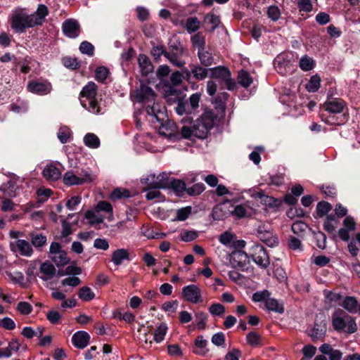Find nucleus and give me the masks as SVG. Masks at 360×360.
Returning <instances> with one entry per match:
<instances>
[{
  "label": "nucleus",
  "mask_w": 360,
  "mask_h": 360,
  "mask_svg": "<svg viewBox=\"0 0 360 360\" xmlns=\"http://www.w3.org/2000/svg\"><path fill=\"white\" fill-rule=\"evenodd\" d=\"M48 15V8L44 4H39L32 14H28L24 9L15 10L11 15V27L16 32L22 33L27 28L41 25Z\"/></svg>",
  "instance_id": "obj_1"
},
{
  "label": "nucleus",
  "mask_w": 360,
  "mask_h": 360,
  "mask_svg": "<svg viewBox=\"0 0 360 360\" xmlns=\"http://www.w3.org/2000/svg\"><path fill=\"white\" fill-rule=\"evenodd\" d=\"M215 116L211 110H206L198 118L192 128L184 126L181 129V136L184 139L195 136L198 139L207 138L210 129L214 127Z\"/></svg>",
  "instance_id": "obj_2"
},
{
  "label": "nucleus",
  "mask_w": 360,
  "mask_h": 360,
  "mask_svg": "<svg viewBox=\"0 0 360 360\" xmlns=\"http://www.w3.org/2000/svg\"><path fill=\"white\" fill-rule=\"evenodd\" d=\"M98 88L93 82L85 85L79 94L80 103L84 108L94 114H99L101 109L96 98Z\"/></svg>",
  "instance_id": "obj_3"
},
{
  "label": "nucleus",
  "mask_w": 360,
  "mask_h": 360,
  "mask_svg": "<svg viewBox=\"0 0 360 360\" xmlns=\"http://www.w3.org/2000/svg\"><path fill=\"white\" fill-rule=\"evenodd\" d=\"M332 326L338 332L354 333L357 330L355 320L341 309L336 310L332 314Z\"/></svg>",
  "instance_id": "obj_4"
},
{
  "label": "nucleus",
  "mask_w": 360,
  "mask_h": 360,
  "mask_svg": "<svg viewBox=\"0 0 360 360\" xmlns=\"http://www.w3.org/2000/svg\"><path fill=\"white\" fill-rule=\"evenodd\" d=\"M169 51L165 53V58L174 66L183 68L186 65V61L182 57L186 54V51L181 43L179 41L170 42L169 44Z\"/></svg>",
  "instance_id": "obj_5"
},
{
  "label": "nucleus",
  "mask_w": 360,
  "mask_h": 360,
  "mask_svg": "<svg viewBox=\"0 0 360 360\" xmlns=\"http://www.w3.org/2000/svg\"><path fill=\"white\" fill-rule=\"evenodd\" d=\"M200 101V94H193L188 101L179 100L175 110L179 115H191L199 107Z\"/></svg>",
  "instance_id": "obj_6"
},
{
  "label": "nucleus",
  "mask_w": 360,
  "mask_h": 360,
  "mask_svg": "<svg viewBox=\"0 0 360 360\" xmlns=\"http://www.w3.org/2000/svg\"><path fill=\"white\" fill-rule=\"evenodd\" d=\"M257 236L269 247H274L278 243V238L270 225L259 224L257 228Z\"/></svg>",
  "instance_id": "obj_7"
},
{
  "label": "nucleus",
  "mask_w": 360,
  "mask_h": 360,
  "mask_svg": "<svg viewBox=\"0 0 360 360\" xmlns=\"http://www.w3.org/2000/svg\"><path fill=\"white\" fill-rule=\"evenodd\" d=\"M211 77L212 78L221 79L226 84L229 90H233L236 86V84L231 77L230 70L224 66H217L213 68H210Z\"/></svg>",
  "instance_id": "obj_8"
},
{
  "label": "nucleus",
  "mask_w": 360,
  "mask_h": 360,
  "mask_svg": "<svg viewBox=\"0 0 360 360\" xmlns=\"http://www.w3.org/2000/svg\"><path fill=\"white\" fill-rule=\"evenodd\" d=\"M251 257L260 267L266 269L270 264L269 256L263 246L255 245L251 248Z\"/></svg>",
  "instance_id": "obj_9"
},
{
  "label": "nucleus",
  "mask_w": 360,
  "mask_h": 360,
  "mask_svg": "<svg viewBox=\"0 0 360 360\" xmlns=\"http://www.w3.org/2000/svg\"><path fill=\"white\" fill-rule=\"evenodd\" d=\"M9 246L13 252H18L23 257H30L34 252L32 245L26 240L18 239L11 242Z\"/></svg>",
  "instance_id": "obj_10"
},
{
  "label": "nucleus",
  "mask_w": 360,
  "mask_h": 360,
  "mask_svg": "<svg viewBox=\"0 0 360 360\" xmlns=\"http://www.w3.org/2000/svg\"><path fill=\"white\" fill-rule=\"evenodd\" d=\"M158 131L160 135L171 140L182 138L181 133L178 132L176 124L171 120H167L165 123H162L160 126Z\"/></svg>",
  "instance_id": "obj_11"
},
{
  "label": "nucleus",
  "mask_w": 360,
  "mask_h": 360,
  "mask_svg": "<svg viewBox=\"0 0 360 360\" xmlns=\"http://www.w3.org/2000/svg\"><path fill=\"white\" fill-rule=\"evenodd\" d=\"M230 262L233 267L245 269L250 263L248 255L242 250H236L230 255Z\"/></svg>",
  "instance_id": "obj_12"
},
{
  "label": "nucleus",
  "mask_w": 360,
  "mask_h": 360,
  "mask_svg": "<svg viewBox=\"0 0 360 360\" xmlns=\"http://www.w3.org/2000/svg\"><path fill=\"white\" fill-rule=\"evenodd\" d=\"M182 295L184 298L191 303H198L201 300V290L196 285H189L182 289Z\"/></svg>",
  "instance_id": "obj_13"
},
{
  "label": "nucleus",
  "mask_w": 360,
  "mask_h": 360,
  "mask_svg": "<svg viewBox=\"0 0 360 360\" xmlns=\"http://www.w3.org/2000/svg\"><path fill=\"white\" fill-rule=\"evenodd\" d=\"M27 89L30 92L40 95H45L51 92V84L48 82L30 81L27 84Z\"/></svg>",
  "instance_id": "obj_14"
},
{
  "label": "nucleus",
  "mask_w": 360,
  "mask_h": 360,
  "mask_svg": "<svg viewBox=\"0 0 360 360\" xmlns=\"http://www.w3.org/2000/svg\"><path fill=\"white\" fill-rule=\"evenodd\" d=\"M64 34L69 38H76L80 32V25L79 22L74 19H68L65 20L62 25Z\"/></svg>",
  "instance_id": "obj_15"
},
{
  "label": "nucleus",
  "mask_w": 360,
  "mask_h": 360,
  "mask_svg": "<svg viewBox=\"0 0 360 360\" xmlns=\"http://www.w3.org/2000/svg\"><path fill=\"white\" fill-rule=\"evenodd\" d=\"M135 96L138 102H144L147 104L154 101L155 93L151 88L142 84L136 90Z\"/></svg>",
  "instance_id": "obj_16"
},
{
  "label": "nucleus",
  "mask_w": 360,
  "mask_h": 360,
  "mask_svg": "<svg viewBox=\"0 0 360 360\" xmlns=\"http://www.w3.org/2000/svg\"><path fill=\"white\" fill-rule=\"evenodd\" d=\"M146 180L148 181V186L155 188H164L169 185L168 175L165 172L160 173L158 176L151 174Z\"/></svg>",
  "instance_id": "obj_17"
},
{
  "label": "nucleus",
  "mask_w": 360,
  "mask_h": 360,
  "mask_svg": "<svg viewBox=\"0 0 360 360\" xmlns=\"http://www.w3.org/2000/svg\"><path fill=\"white\" fill-rule=\"evenodd\" d=\"M56 272L55 266L50 262L46 261L41 264L37 276L43 281H48L55 276Z\"/></svg>",
  "instance_id": "obj_18"
},
{
  "label": "nucleus",
  "mask_w": 360,
  "mask_h": 360,
  "mask_svg": "<svg viewBox=\"0 0 360 360\" xmlns=\"http://www.w3.org/2000/svg\"><path fill=\"white\" fill-rule=\"evenodd\" d=\"M346 107V103L341 98L327 101L322 105V108L330 113H340Z\"/></svg>",
  "instance_id": "obj_19"
},
{
  "label": "nucleus",
  "mask_w": 360,
  "mask_h": 360,
  "mask_svg": "<svg viewBox=\"0 0 360 360\" xmlns=\"http://www.w3.org/2000/svg\"><path fill=\"white\" fill-rule=\"evenodd\" d=\"M90 336L88 333L85 331H78L75 333L72 338L73 345L79 349H84L86 347L89 342Z\"/></svg>",
  "instance_id": "obj_20"
},
{
  "label": "nucleus",
  "mask_w": 360,
  "mask_h": 360,
  "mask_svg": "<svg viewBox=\"0 0 360 360\" xmlns=\"http://www.w3.org/2000/svg\"><path fill=\"white\" fill-rule=\"evenodd\" d=\"M42 174L44 177L49 181H56L61 176V172L53 164L46 165L44 167Z\"/></svg>",
  "instance_id": "obj_21"
},
{
  "label": "nucleus",
  "mask_w": 360,
  "mask_h": 360,
  "mask_svg": "<svg viewBox=\"0 0 360 360\" xmlns=\"http://www.w3.org/2000/svg\"><path fill=\"white\" fill-rule=\"evenodd\" d=\"M129 250L124 248H120L112 252L111 255V261L116 266H120L124 260H129Z\"/></svg>",
  "instance_id": "obj_22"
},
{
  "label": "nucleus",
  "mask_w": 360,
  "mask_h": 360,
  "mask_svg": "<svg viewBox=\"0 0 360 360\" xmlns=\"http://www.w3.org/2000/svg\"><path fill=\"white\" fill-rule=\"evenodd\" d=\"M138 63L140 68L141 74L144 76L148 75L153 70V66L148 58L144 54H140L138 57Z\"/></svg>",
  "instance_id": "obj_23"
},
{
  "label": "nucleus",
  "mask_w": 360,
  "mask_h": 360,
  "mask_svg": "<svg viewBox=\"0 0 360 360\" xmlns=\"http://www.w3.org/2000/svg\"><path fill=\"white\" fill-rule=\"evenodd\" d=\"M20 343L18 339H13L9 342L7 347L0 349V358L6 357L9 358L12 355V352H18L20 349Z\"/></svg>",
  "instance_id": "obj_24"
},
{
  "label": "nucleus",
  "mask_w": 360,
  "mask_h": 360,
  "mask_svg": "<svg viewBox=\"0 0 360 360\" xmlns=\"http://www.w3.org/2000/svg\"><path fill=\"white\" fill-rule=\"evenodd\" d=\"M195 349H193V352L200 356H205L209 349L207 348V341L204 339L202 335L198 336L195 340Z\"/></svg>",
  "instance_id": "obj_25"
},
{
  "label": "nucleus",
  "mask_w": 360,
  "mask_h": 360,
  "mask_svg": "<svg viewBox=\"0 0 360 360\" xmlns=\"http://www.w3.org/2000/svg\"><path fill=\"white\" fill-rule=\"evenodd\" d=\"M190 68H192V75L196 80L205 79L208 76V72H210V69L196 64L190 65Z\"/></svg>",
  "instance_id": "obj_26"
},
{
  "label": "nucleus",
  "mask_w": 360,
  "mask_h": 360,
  "mask_svg": "<svg viewBox=\"0 0 360 360\" xmlns=\"http://www.w3.org/2000/svg\"><path fill=\"white\" fill-rule=\"evenodd\" d=\"M30 240L31 245L36 248H41L46 244V236L42 233H30Z\"/></svg>",
  "instance_id": "obj_27"
},
{
  "label": "nucleus",
  "mask_w": 360,
  "mask_h": 360,
  "mask_svg": "<svg viewBox=\"0 0 360 360\" xmlns=\"http://www.w3.org/2000/svg\"><path fill=\"white\" fill-rule=\"evenodd\" d=\"M191 41L193 47L197 49L198 51L205 49V37L202 34V32H198L192 36L191 38Z\"/></svg>",
  "instance_id": "obj_28"
},
{
  "label": "nucleus",
  "mask_w": 360,
  "mask_h": 360,
  "mask_svg": "<svg viewBox=\"0 0 360 360\" xmlns=\"http://www.w3.org/2000/svg\"><path fill=\"white\" fill-rule=\"evenodd\" d=\"M229 98V94L226 92H223L219 94L214 98V104L215 105V108L222 113L225 112L226 108V101Z\"/></svg>",
  "instance_id": "obj_29"
},
{
  "label": "nucleus",
  "mask_w": 360,
  "mask_h": 360,
  "mask_svg": "<svg viewBox=\"0 0 360 360\" xmlns=\"http://www.w3.org/2000/svg\"><path fill=\"white\" fill-rule=\"evenodd\" d=\"M323 295L326 299V303L328 304L330 306L340 304L342 297L341 294L328 290L323 291Z\"/></svg>",
  "instance_id": "obj_30"
},
{
  "label": "nucleus",
  "mask_w": 360,
  "mask_h": 360,
  "mask_svg": "<svg viewBox=\"0 0 360 360\" xmlns=\"http://www.w3.org/2000/svg\"><path fill=\"white\" fill-rule=\"evenodd\" d=\"M237 79L238 84L245 88L249 87L253 82V79L250 73L244 70L238 72Z\"/></svg>",
  "instance_id": "obj_31"
},
{
  "label": "nucleus",
  "mask_w": 360,
  "mask_h": 360,
  "mask_svg": "<svg viewBox=\"0 0 360 360\" xmlns=\"http://www.w3.org/2000/svg\"><path fill=\"white\" fill-rule=\"evenodd\" d=\"M184 27L188 33H194L200 27V22L197 17H189L184 23Z\"/></svg>",
  "instance_id": "obj_32"
},
{
  "label": "nucleus",
  "mask_w": 360,
  "mask_h": 360,
  "mask_svg": "<svg viewBox=\"0 0 360 360\" xmlns=\"http://www.w3.org/2000/svg\"><path fill=\"white\" fill-rule=\"evenodd\" d=\"M198 57L201 65H204L205 67H209L213 63L214 58L212 54L210 52L206 51L205 49L198 51Z\"/></svg>",
  "instance_id": "obj_33"
},
{
  "label": "nucleus",
  "mask_w": 360,
  "mask_h": 360,
  "mask_svg": "<svg viewBox=\"0 0 360 360\" xmlns=\"http://www.w3.org/2000/svg\"><path fill=\"white\" fill-rule=\"evenodd\" d=\"M342 307L350 313H356L358 309V302L354 297H346L342 304Z\"/></svg>",
  "instance_id": "obj_34"
},
{
  "label": "nucleus",
  "mask_w": 360,
  "mask_h": 360,
  "mask_svg": "<svg viewBox=\"0 0 360 360\" xmlns=\"http://www.w3.org/2000/svg\"><path fill=\"white\" fill-rule=\"evenodd\" d=\"M266 308L269 311H273L279 314L284 311V308L282 304H280L276 299L269 297L265 300Z\"/></svg>",
  "instance_id": "obj_35"
},
{
  "label": "nucleus",
  "mask_w": 360,
  "mask_h": 360,
  "mask_svg": "<svg viewBox=\"0 0 360 360\" xmlns=\"http://www.w3.org/2000/svg\"><path fill=\"white\" fill-rule=\"evenodd\" d=\"M49 258L57 265V266H63L68 264L70 261L67 253L64 250H61L59 252L53 255V256H49Z\"/></svg>",
  "instance_id": "obj_36"
},
{
  "label": "nucleus",
  "mask_w": 360,
  "mask_h": 360,
  "mask_svg": "<svg viewBox=\"0 0 360 360\" xmlns=\"http://www.w3.org/2000/svg\"><path fill=\"white\" fill-rule=\"evenodd\" d=\"M167 324L165 323H161L154 332L153 340L157 343L161 342L167 334Z\"/></svg>",
  "instance_id": "obj_37"
},
{
  "label": "nucleus",
  "mask_w": 360,
  "mask_h": 360,
  "mask_svg": "<svg viewBox=\"0 0 360 360\" xmlns=\"http://www.w3.org/2000/svg\"><path fill=\"white\" fill-rule=\"evenodd\" d=\"M326 331V324L322 321L320 322L319 323L316 321L314 323L311 337L312 338L313 340L319 339L325 335Z\"/></svg>",
  "instance_id": "obj_38"
},
{
  "label": "nucleus",
  "mask_w": 360,
  "mask_h": 360,
  "mask_svg": "<svg viewBox=\"0 0 360 360\" xmlns=\"http://www.w3.org/2000/svg\"><path fill=\"white\" fill-rule=\"evenodd\" d=\"M78 297L84 302H89L95 297V294L89 287L84 286L79 290Z\"/></svg>",
  "instance_id": "obj_39"
},
{
  "label": "nucleus",
  "mask_w": 360,
  "mask_h": 360,
  "mask_svg": "<svg viewBox=\"0 0 360 360\" xmlns=\"http://www.w3.org/2000/svg\"><path fill=\"white\" fill-rule=\"evenodd\" d=\"M314 60L307 55L302 57L299 62V66L303 71H309L314 68Z\"/></svg>",
  "instance_id": "obj_40"
},
{
  "label": "nucleus",
  "mask_w": 360,
  "mask_h": 360,
  "mask_svg": "<svg viewBox=\"0 0 360 360\" xmlns=\"http://www.w3.org/2000/svg\"><path fill=\"white\" fill-rule=\"evenodd\" d=\"M84 144L91 148H97L100 146V140L94 134L89 133L84 137Z\"/></svg>",
  "instance_id": "obj_41"
},
{
  "label": "nucleus",
  "mask_w": 360,
  "mask_h": 360,
  "mask_svg": "<svg viewBox=\"0 0 360 360\" xmlns=\"http://www.w3.org/2000/svg\"><path fill=\"white\" fill-rule=\"evenodd\" d=\"M321 83V77L318 75H315L311 77L309 82L306 85V89L309 92H316Z\"/></svg>",
  "instance_id": "obj_42"
},
{
  "label": "nucleus",
  "mask_w": 360,
  "mask_h": 360,
  "mask_svg": "<svg viewBox=\"0 0 360 360\" xmlns=\"http://www.w3.org/2000/svg\"><path fill=\"white\" fill-rule=\"evenodd\" d=\"M338 221L333 215L327 216L324 223L323 228L329 233H332L335 231Z\"/></svg>",
  "instance_id": "obj_43"
},
{
  "label": "nucleus",
  "mask_w": 360,
  "mask_h": 360,
  "mask_svg": "<svg viewBox=\"0 0 360 360\" xmlns=\"http://www.w3.org/2000/svg\"><path fill=\"white\" fill-rule=\"evenodd\" d=\"M146 110L147 114L149 115L154 116L157 120H159L158 115L160 113L162 114V112L160 110V107L158 103H155L153 101L152 103H148L146 104Z\"/></svg>",
  "instance_id": "obj_44"
},
{
  "label": "nucleus",
  "mask_w": 360,
  "mask_h": 360,
  "mask_svg": "<svg viewBox=\"0 0 360 360\" xmlns=\"http://www.w3.org/2000/svg\"><path fill=\"white\" fill-rule=\"evenodd\" d=\"M332 205L326 201L319 202L316 206V212L319 217L326 215L331 210Z\"/></svg>",
  "instance_id": "obj_45"
},
{
  "label": "nucleus",
  "mask_w": 360,
  "mask_h": 360,
  "mask_svg": "<svg viewBox=\"0 0 360 360\" xmlns=\"http://www.w3.org/2000/svg\"><path fill=\"white\" fill-rule=\"evenodd\" d=\"M79 176L72 172H67L63 176V183L67 186L79 185Z\"/></svg>",
  "instance_id": "obj_46"
},
{
  "label": "nucleus",
  "mask_w": 360,
  "mask_h": 360,
  "mask_svg": "<svg viewBox=\"0 0 360 360\" xmlns=\"http://www.w3.org/2000/svg\"><path fill=\"white\" fill-rule=\"evenodd\" d=\"M169 185L178 195H182L186 191L185 183L181 180L174 179L169 182Z\"/></svg>",
  "instance_id": "obj_47"
},
{
  "label": "nucleus",
  "mask_w": 360,
  "mask_h": 360,
  "mask_svg": "<svg viewBox=\"0 0 360 360\" xmlns=\"http://www.w3.org/2000/svg\"><path fill=\"white\" fill-rule=\"evenodd\" d=\"M79 181V185L85 184V183H91L93 182L96 176L87 170H82L81 172L78 174Z\"/></svg>",
  "instance_id": "obj_48"
},
{
  "label": "nucleus",
  "mask_w": 360,
  "mask_h": 360,
  "mask_svg": "<svg viewBox=\"0 0 360 360\" xmlns=\"http://www.w3.org/2000/svg\"><path fill=\"white\" fill-rule=\"evenodd\" d=\"M196 326L199 330H204L206 328L207 315L203 311L197 312L195 315Z\"/></svg>",
  "instance_id": "obj_49"
},
{
  "label": "nucleus",
  "mask_w": 360,
  "mask_h": 360,
  "mask_svg": "<svg viewBox=\"0 0 360 360\" xmlns=\"http://www.w3.org/2000/svg\"><path fill=\"white\" fill-rule=\"evenodd\" d=\"M71 136V131L67 127H60L57 133V136L62 143H66Z\"/></svg>",
  "instance_id": "obj_50"
},
{
  "label": "nucleus",
  "mask_w": 360,
  "mask_h": 360,
  "mask_svg": "<svg viewBox=\"0 0 360 360\" xmlns=\"http://www.w3.org/2000/svg\"><path fill=\"white\" fill-rule=\"evenodd\" d=\"M191 210L192 207L191 206H187L177 210L176 212V219L178 221L186 220L191 214Z\"/></svg>",
  "instance_id": "obj_51"
},
{
  "label": "nucleus",
  "mask_w": 360,
  "mask_h": 360,
  "mask_svg": "<svg viewBox=\"0 0 360 360\" xmlns=\"http://www.w3.org/2000/svg\"><path fill=\"white\" fill-rule=\"evenodd\" d=\"M109 74L108 70L103 66L98 67L95 70V78L97 81L104 82Z\"/></svg>",
  "instance_id": "obj_52"
},
{
  "label": "nucleus",
  "mask_w": 360,
  "mask_h": 360,
  "mask_svg": "<svg viewBox=\"0 0 360 360\" xmlns=\"http://www.w3.org/2000/svg\"><path fill=\"white\" fill-rule=\"evenodd\" d=\"M198 233L196 231H184L180 234V238L184 242H191L196 239Z\"/></svg>",
  "instance_id": "obj_53"
},
{
  "label": "nucleus",
  "mask_w": 360,
  "mask_h": 360,
  "mask_svg": "<svg viewBox=\"0 0 360 360\" xmlns=\"http://www.w3.org/2000/svg\"><path fill=\"white\" fill-rule=\"evenodd\" d=\"M62 63L66 68L75 70L79 68V63L76 58L64 57L62 58Z\"/></svg>",
  "instance_id": "obj_54"
},
{
  "label": "nucleus",
  "mask_w": 360,
  "mask_h": 360,
  "mask_svg": "<svg viewBox=\"0 0 360 360\" xmlns=\"http://www.w3.org/2000/svg\"><path fill=\"white\" fill-rule=\"evenodd\" d=\"M52 193V191L49 188H39L37 191V194L39 197L37 202L44 203Z\"/></svg>",
  "instance_id": "obj_55"
},
{
  "label": "nucleus",
  "mask_w": 360,
  "mask_h": 360,
  "mask_svg": "<svg viewBox=\"0 0 360 360\" xmlns=\"http://www.w3.org/2000/svg\"><path fill=\"white\" fill-rule=\"evenodd\" d=\"M210 313L213 316H222L226 310L225 307L219 303H214L210 305L209 307Z\"/></svg>",
  "instance_id": "obj_56"
},
{
  "label": "nucleus",
  "mask_w": 360,
  "mask_h": 360,
  "mask_svg": "<svg viewBox=\"0 0 360 360\" xmlns=\"http://www.w3.org/2000/svg\"><path fill=\"white\" fill-rule=\"evenodd\" d=\"M248 343L251 346L260 345L261 336L255 332H250L246 336Z\"/></svg>",
  "instance_id": "obj_57"
},
{
  "label": "nucleus",
  "mask_w": 360,
  "mask_h": 360,
  "mask_svg": "<svg viewBox=\"0 0 360 360\" xmlns=\"http://www.w3.org/2000/svg\"><path fill=\"white\" fill-rule=\"evenodd\" d=\"M205 190V186L202 183L195 184L190 188H186V193L190 195H200Z\"/></svg>",
  "instance_id": "obj_58"
},
{
  "label": "nucleus",
  "mask_w": 360,
  "mask_h": 360,
  "mask_svg": "<svg viewBox=\"0 0 360 360\" xmlns=\"http://www.w3.org/2000/svg\"><path fill=\"white\" fill-rule=\"evenodd\" d=\"M46 318L52 324H58L60 323L62 316L56 310H51L46 314Z\"/></svg>",
  "instance_id": "obj_59"
},
{
  "label": "nucleus",
  "mask_w": 360,
  "mask_h": 360,
  "mask_svg": "<svg viewBox=\"0 0 360 360\" xmlns=\"http://www.w3.org/2000/svg\"><path fill=\"white\" fill-rule=\"evenodd\" d=\"M79 50L82 53L92 56L94 55V47L90 42L84 41L81 43Z\"/></svg>",
  "instance_id": "obj_60"
},
{
  "label": "nucleus",
  "mask_w": 360,
  "mask_h": 360,
  "mask_svg": "<svg viewBox=\"0 0 360 360\" xmlns=\"http://www.w3.org/2000/svg\"><path fill=\"white\" fill-rule=\"evenodd\" d=\"M129 195V191L125 189L116 188L115 189L110 195L112 200H119L122 198H128Z\"/></svg>",
  "instance_id": "obj_61"
},
{
  "label": "nucleus",
  "mask_w": 360,
  "mask_h": 360,
  "mask_svg": "<svg viewBox=\"0 0 360 360\" xmlns=\"http://www.w3.org/2000/svg\"><path fill=\"white\" fill-rule=\"evenodd\" d=\"M85 217L89 219V222L92 224H98L103 221V219L101 216L97 215L94 212L90 210L86 212Z\"/></svg>",
  "instance_id": "obj_62"
},
{
  "label": "nucleus",
  "mask_w": 360,
  "mask_h": 360,
  "mask_svg": "<svg viewBox=\"0 0 360 360\" xmlns=\"http://www.w3.org/2000/svg\"><path fill=\"white\" fill-rule=\"evenodd\" d=\"M17 309L21 314L27 315L32 311V307L27 302H20L18 304Z\"/></svg>",
  "instance_id": "obj_63"
},
{
  "label": "nucleus",
  "mask_w": 360,
  "mask_h": 360,
  "mask_svg": "<svg viewBox=\"0 0 360 360\" xmlns=\"http://www.w3.org/2000/svg\"><path fill=\"white\" fill-rule=\"evenodd\" d=\"M241 356V352L236 348L229 351L224 356V360H239Z\"/></svg>",
  "instance_id": "obj_64"
}]
</instances>
